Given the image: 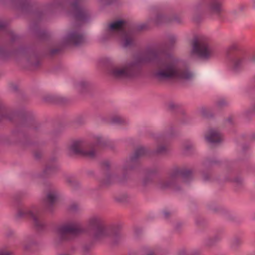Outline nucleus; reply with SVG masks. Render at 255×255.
<instances>
[{"mask_svg": "<svg viewBox=\"0 0 255 255\" xmlns=\"http://www.w3.org/2000/svg\"><path fill=\"white\" fill-rule=\"evenodd\" d=\"M147 63L154 66V75L160 81L188 80L193 76V74L176 58L167 56L162 45L149 48L123 64L113 67L110 73L117 78H133L139 75L142 66Z\"/></svg>", "mask_w": 255, "mask_h": 255, "instance_id": "nucleus-1", "label": "nucleus"}, {"mask_svg": "<svg viewBox=\"0 0 255 255\" xmlns=\"http://www.w3.org/2000/svg\"><path fill=\"white\" fill-rule=\"evenodd\" d=\"M88 226L91 230L90 235L96 241H102L109 238L112 246L118 245L122 240L121 227L119 225H114L106 227L103 218L97 215L89 219Z\"/></svg>", "mask_w": 255, "mask_h": 255, "instance_id": "nucleus-2", "label": "nucleus"}, {"mask_svg": "<svg viewBox=\"0 0 255 255\" xmlns=\"http://www.w3.org/2000/svg\"><path fill=\"white\" fill-rule=\"evenodd\" d=\"M105 34L106 35L104 38L116 37L125 47L131 46L134 43V31L124 20H117L111 23Z\"/></svg>", "mask_w": 255, "mask_h": 255, "instance_id": "nucleus-3", "label": "nucleus"}, {"mask_svg": "<svg viewBox=\"0 0 255 255\" xmlns=\"http://www.w3.org/2000/svg\"><path fill=\"white\" fill-rule=\"evenodd\" d=\"M192 174V170L185 167H175L169 174L168 179H159L157 182V186L162 189L170 188L174 190H179L177 181L179 177L186 179L190 178Z\"/></svg>", "mask_w": 255, "mask_h": 255, "instance_id": "nucleus-4", "label": "nucleus"}, {"mask_svg": "<svg viewBox=\"0 0 255 255\" xmlns=\"http://www.w3.org/2000/svg\"><path fill=\"white\" fill-rule=\"evenodd\" d=\"M84 142L85 140L82 138L73 140L65 150V154L69 157L78 156L89 158H97L98 151L94 147H82Z\"/></svg>", "mask_w": 255, "mask_h": 255, "instance_id": "nucleus-5", "label": "nucleus"}, {"mask_svg": "<svg viewBox=\"0 0 255 255\" xmlns=\"http://www.w3.org/2000/svg\"><path fill=\"white\" fill-rule=\"evenodd\" d=\"M15 217L17 219L30 218L37 231H42L46 228V224L39 209L36 206H32L30 208L26 207L18 208Z\"/></svg>", "mask_w": 255, "mask_h": 255, "instance_id": "nucleus-6", "label": "nucleus"}, {"mask_svg": "<svg viewBox=\"0 0 255 255\" xmlns=\"http://www.w3.org/2000/svg\"><path fill=\"white\" fill-rule=\"evenodd\" d=\"M83 231L81 226L75 224H66L60 226L57 229V237L55 243L57 246L60 245L63 243L73 240Z\"/></svg>", "mask_w": 255, "mask_h": 255, "instance_id": "nucleus-7", "label": "nucleus"}, {"mask_svg": "<svg viewBox=\"0 0 255 255\" xmlns=\"http://www.w3.org/2000/svg\"><path fill=\"white\" fill-rule=\"evenodd\" d=\"M167 150V146L163 144H159L153 150H150L143 145L136 146L131 154L130 159H136L142 158H152L165 153Z\"/></svg>", "mask_w": 255, "mask_h": 255, "instance_id": "nucleus-8", "label": "nucleus"}, {"mask_svg": "<svg viewBox=\"0 0 255 255\" xmlns=\"http://www.w3.org/2000/svg\"><path fill=\"white\" fill-rule=\"evenodd\" d=\"M191 53L203 59L210 58L213 53L209 40L205 37H199L193 40Z\"/></svg>", "mask_w": 255, "mask_h": 255, "instance_id": "nucleus-9", "label": "nucleus"}, {"mask_svg": "<svg viewBox=\"0 0 255 255\" xmlns=\"http://www.w3.org/2000/svg\"><path fill=\"white\" fill-rule=\"evenodd\" d=\"M236 45L231 46L227 52V61L229 68L234 72L239 71L242 68L244 53L236 51Z\"/></svg>", "mask_w": 255, "mask_h": 255, "instance_id": "nucleus-10", "label": "nucleus"}, {"mask_svg": "<svg viewBox=\"0 0 255 255\" xmlns=\"http://www.w3.org/2000/svg\"><path fill=\"white\" fill-rule=\"evenodd\" d=\"M107 4L112 2V0H101ZM81 0H64L62 4L65 8L69 9L76 18L80 21H84L86 18V12L81 5Z\"/></svg>", "mask_w": 255, "mask_h": 255, "instance_id": "nucleus-11", "label": "nucleus"}, {"mask_svg": "<svg viewBox=\"0 0 255 255\" xmlns=\"http://www.w3.org/2000/svg\"><path fill=\"white\" fill-rule=\"evenodd\" d=\"M84 37L79 29L69 30L63 39V43L66 45H78L83 42Z\"/></svg>", "mask_w": 255, "mask_h": 255, "instance_id": "nucleus-12", "label": "nucleus"}, {"mask_svg": "<svg viewBox=\"0 0 255 255\" xmlns=\"http://www.w3.org/2000/svg\"><path fill=\"white\" fill-rule=\"evenodd\" d=\"M205 140L209 143L219 144L223 140L221 132L217 128H212L207 130L204 134Z\"/></svg>", "mask_w": 255, "mask_h": 255, "instance_id": "nucleus-13", "label": "nucleus"}, {"mask_svg": "<svg viewBox=\"0 0 255 255\" xmlns=\"http://www.w3.org/2000/svg\"><path fill=\"white\" fill-rule=\"evenodd\" d=\"M127 181L125 175L119 176L115 173L106 174L102 179V183L106 186H109L114 184H122Z\"/></svg>", "mask_w": 255, "mask_h": 255, "instance_id": "nucleus-14", "label": "nucleus"}, {"mask_svg": "<svg viewBox=\"0 0 255 255\" xmlns=\"http://www.w3.org/2000/svg\"><path fill=\"white\" fill-rule=\"evenodd\" d=\"M209 9L212 13L221 16L225 12L223 6V0H210Z\"/></svg>", "mask_w": 255, "mask_h": 255, "instance_id": "nucleus-15", "label": "nucleus"}, {"mask_svg": "<svg viewBox=\"0 0 255 255\" xmlns=\"http://www.w3.org/2000/svg\"><path fill=\"white\" fill-rule=\"evenodd\" d=\"M57 198L58 195L55 192H50L47 194L44 200V205L47 210L52 211V207L56 203Z\"/></svg>", "mask_w": 255, "mask_h": 255, "instance_id": "nucleus-16", "label": "nucleus"}, {"mask_svg": "<svg viewBox=\"0 0 255 255\" xmlns=\"http://www.w3.org/2000/svg\"><path fill=\"white\" fill-rule=\"evenodd\" d=\"M194 144L192 141H187L183 145L182 153L185 156H189L194 153Z\"/></svg>", "mask_w": 255, "mask_h": 255, "instance_id": "nucleus-17", "label": "nucleus"}, {"mask_svg": "<svg viewBox=\"0 0 255 255\" xmlns=\"http://www.w3.org/2000/svg\"><path fill=\"white\" fill-rule=\"evenodd\" d=\"M58 169V167L54 162L48 163L43 170L45 175L48 176L55 173Z\"/></svg>", "mask_w": 255, "mask_h": 255, "instance_id": "nucleus-18", "label": "nucleus"}, {"mask_svg": "<svg viewBox=\"0 0 255 255\" xmlns=\"http://www.w3.org/2000/svg\"><path fill=\"white\" fill-rule=\"evenodd\" d=\"M242 241L241 238L235 237L232 241L231 248L234 251H237L242 244Z\"/></svg>", "mask_w": 255, "mask_h": 255, "instance_id": "nucleus-19", "label": "nucleus"}, {"mask_svg": "<svg viewBox=\"0 0 255 255\" xmlns=\"http://www.w3.org/2000/svg\"><path fill=\"white\" fill-rule=\"evenodd\" d=\"M112 122L114 124L124 125L126 123V120L119 115H114L112 118Z\"/></svg>", "mask_w": 255, "mask_h": 255, "instance_id": "nucleus-20", "label": "nucleus"}, {"mask_svg": "<svg viewBox=\"0 0 255 255\" xmlns=\"http://www.w3.org/2000/svg\"><path fill=\"white\" fill-rule=\"evenodd\" d=\"M142 255H156V250L149 247H144L141 250Z\"/></svg>", "mask_w": 255, "mask_h": 255, "instance_id": "nucleus-21", "label": "nucleus"}, {"mask_svg": "<svg viewBox=\"0 0 255 255\" xmlns=\"http://www.w3.org/2000/svg\"><path fill=\"white\" fill-rule=\"evenodd\" d=\"M95 143L97 145H102L105 143V140L101 134H97L93 136Z\"/></svg>", "mask_w": 255, "mask_h": 255, "instance_id": "nucleus-22", "label": "nucleus"}, {"mask_svg": "<svg viewBox=\"0 0 255 255\" xmlns=\"http://www.w3.org/2000/svg\"><path fill=\"white\" fill-rule=\"evenodd\" d=\"M166 17L161 13L157 14L154 19V22L155 24H159L165 21Z\"/></svg>", "mask_w": 255, "mask_h": 255, "instance_id": "nucleus-23", "label": "nucleus"}, {"mask_svg": "<svg viewBox=\"0 0 255 255\" xmlns=\"http://www.w3.org/2000/svg\"><path fill=\"white\" fill-rule=\"evenodd\" d=\"M9 113L7 110L3 107L0 106V116L1 119H7L10 120V118L8 116Z\"/></svg>", "mask_w": 255, "mask_h": 255, "instance_id": "nucleus-24", "label": "nucleus"}, {"mask_svg": "<svg viewBox=\"0 0 255 255\" xmlns=\"http://www.w3.org/2000/svg\"><path fill=\"white\" fill-rule=\"evenodd\" d=\"M66 182L69 186L72 187H75L77 184L75 179L70 176H68L66 178Z\"/></svg>", "mask_w": 255, "mask_h": 255, "instance_id": "nucleus-25", "label": "nucleus"}, {"mask_svg": "<svg viewBox=\"0 0 255 255\" xmlns=\"http://www.w3.org/2000/svg\"><path fill=\"white\" fill-rule=\"evenodd\" d=\"M128 196L126 194H123L117 196L115 197V200L118 202H124L128 200Z\"/></svg>", "mask_w": 255, "mask_h": 255, "instance_id": "nucleus-26", "label": "nucleus"}, {"mask_svg": "<svg viewBox=\"0 0 255 255\" xmlns=\"http://www.w3.org/2000/svg\"><path fill=\"white\" fill-rule=\"evenodd\" d=\"M136 161L137 160H129L127 165L124 168V170H128L134 169L135 167Z\"/></svg>", "mask_w": 255, "mask_h": 255, "instance_id": "nucleus-27", "label": "nucleus"}, {"mask_svg": "<svg viewBox=\"0 0 255 255\" xmlns=\"http://www.w3.org/2000/svg\"><path fill=\"white\" fill-rule=\"evenodd\" d=\"M152 181V177L150 175H147L146 173H145V177L142 180V184L144 186H146L149 183H150Z\"/></svg>", "mask_w": 255, "mask_h": 255, "instance_id": "nucleus-28", "label": "nucleus"}, {"mask_svg": "<svg viewBox=\"0 0 255 255\" xmlns=\"http://www.w3.org/2000/svg\"><path fill=\"white\" fill-rule=\"evenodd\" d=\"M245 8V6L244 5L241 4V5H239L237 7H236L235 9H233L231 11V14L233 15H235L238 13L243 10Z\"/></svg>", "mask_w": 255, "mask_h": 255, "instance_id": "nucleus-29", "label": "nucleus"}, {"mask_svg": "<svg viewBox=\"0 0 255 255\" xmlns=\"http://www.w3.org/2000/svg\"><path fill=\"white\" fill-rule=\"evenodd\" d=\"M157 172L158 169L156 167L149 168L146 171V173L147 175H150L151 177H153V176L155 175Z\"/></svg>", "mask_w": 255, "mask_h": 255, "instance_id": "nucleus-30", "label": "nucleus"}, {"mask_svg": "<svg viewBox=\"0 0 255 255\" xmlns=\"http://www.w3.org/2000/svg\"><path fill=\"white\" fill-rule=\"evenodd\" d=\"M102 168L104 170H108L110 168V163L109 160H103L100 163Z\"/></svg>", "mask_w": 255, "mask_h": 255, "instance_id": "nucleus-31", "label": "nucleus"}, {"mask_svg": "<svg viewBox=\"0 0 255 255\" xmlns=\"http://www.w3.org/2000/svg\"><path fill=\"white\" fill-rule=\"evenodd\" d=\"M0 255H14V253L1 248L0 249Z\"/></svg>", "mask_w": 255, "mask_h": 255, "instance_id": "nucleus-32", "label": "nucleus"}, {"mask_svg": "<svg viewBox=\"0 0 255 255\" xmlns=\"http://www.w3.org/2000/svg\"><path fill=\"white\" fill-rule=\"evenodd\" d=\"M233 182H234L237 186H241L243 183V180L241 177H236L235 178Z\"/></svg>", "mask_w": 255, "mask_h": 255, "instance_id": "nucleus-33", "label": "nucleus"}, {"mask_svg": "<svg viewBox=\"0 0 255 255\" xmlns=\"http://www.w3.org/2000/svg\"><path fill=\"white\" fill-rule=\"evenodd\" d=\"M79 208V206L77 204H73L70 207V210L72 211L75 212Z\"/></svg>", "mask_w": 255, "mask_h": 255, "instance_id": "nucleus-34", "label": "nucleus"}, {"mask_svg": "<svg viewBox=\"0 0 255 255\" xmlns=\"http://www.w3.org/2000/svg\"><path fill=\"white\" fill-rule=\"evenodd\" d=\"M34 154L36 158H40L42 157V152L41 150H36L34 152Z\"/></svg>", "mask_w": 255, "mask_h": 255, "instance_id": "nucleus-35", "label": "nucleus"}, {"mask_svg": "<svg viewBox=\"0 0 255 255\" xmlns=\"http://www.w3.org/2000/svg\"><path fill=\"white\" fill-rule=\"evenodd\" d=\"M219 239L217 237H215V239H214V241H212V239H209L207 243V244L208 245H212L215 241L218 240Z\"/></svg>", "mask_w": 255, "mask_h": 255, "instance_id": "nucleus-36", "label": "nucleus"}, {"mask_svg": "<svg viewBox=\"0 0 255 255\" xmlns=\"http://www.w3.org/2000/svg\"><path fill=\"white\" fill-rule=\"evenodd\" d=\"M61 50L60 48H53L51 50V53L52 54H55L58 53L60 50Z\"/></svg>", "mask_w": 255, "mask_h": 255, "instance_id": "nucleus-37", "label": "nucleus"}, {"mask_svg": "<svg viewBox=\"0 0 255 255\" xmlns=\"http://www.w3.org/2000/svg\"><path fill=\"white\" fill-rule=\"evenodd\" d=\"M171 213L167 211H163V215L165 218L167 219L169 217Z\"/></svg>", "mask_w": 255, "mask_h": 255, "instance_id": "nucleus-38", "label": "nucleus"}, {"mask_svg": "<svg viewBox=\"0 0 255 255\" xmlns=\"http://www.w3.org/2000/svg\"><path fill=\"white\" fill-rule=\"evenodd\" d=\"M225 104H226V102H225V100H220L218 102V106H222L225 105Z\"/></svg>", "mask_w": 255, "mask_h": 255, "instance_id": "nucleus-39", "label": "nucleus"}, {"mask_svg": "<svg viewBox=\"0 0 255 255\" xmlns=\"http://www.w3.org/2000/svg\"><path fill=\"white\" fill-rule=\"evenodd\" d=\"M5 27V23L4 22L0 21V30L3 29Z\"/></svg>", "mask_w": 255, "mask_h": 255, "instance_id": "nucleus-40", "label": "nucleus"}, {"mask_svg": "<svg viewBox=\"0 0 255 255\" xmlns=\"http://www.w3.org/2000/svg\"><path fill=\"white\" fill-rule=\"evenodd\" d=\"M250 138L251 140H255V131L251 134L250 135Z\"/></svg>", "mask_w": 255, "mask_h": 255, "instance_id": "nucleus-41", "label": "nucleus"}, {"mask_svg": "<svg viewBox=\"0 0 255 255\" xmlns=\"http://www.w3.org/2000/svg\"><path fill=\"white\" fill-rule=\"evenodd\" d=\"M178 254L179 255H185L186 254V251L184 250H180Z\"/></svg>", "mask_w": 255, "mask_h": 255, "instance_id": "nucleus-42", "label": "nucleus"}, {"mask_svg": "<svg viewBox=\"0 0 255 255\" xmlns=\"http://www.w3.org/2000/svg\"><path fill=\"white\" fill-rule=\"evenodd\" d=\"M211 210L215 212H216L218 211V208L217 207H211Z\"/></svg>", "mask_w": 255, "mask_h": 255, "instance_id": "nucleus-43", "label": "nucleus"}, {"mask_svg": "<svg viewBox=\"0 0 255 255\" xmlns=\"http://www.w3.org/2000/svg\"><path fill=\"white\" fill-rule=\"evenodd\" d=\"M84 250L85 251H87L88 250V249H87V247H85L84 248Z\"/></svg>", "mask_w": 255, "mask_h": 255, "instance_id": "nucleus-44", "label": "nucleus"}, {"mask_svg": "<svg viewBox=\"0 0 255 255\" xmlns=\"http://www.w3.org/2000/svg\"><path fill=\"white\" fill-rule=\"evenodd\" d=\"M9 234H9V235H13V232H12V231H10V232H9Z\"/></svg>", "mask_w": 255, "mask_h": 255, "instance_id": "nucleus-45", "label": "nucleus"}, {"mask_svg": "<svg viewBox=\"0 0 255 255\" xmlns=\"http://www.w3.org/2000/svg\"><path fill=\"white\" fill-rule=\"evenodd\" d=\"M253 111L255 112V105L254 106V108H253Z\"/></svg>", "mask_w": 255, "mask_h": 255, "instance_id": "nucleus-46", "label": "nucleus"}, {"mask_svg": "<svg viewBox=\"0 0 255 255\" xmlns=\"http://www.w3.org/2000/svg\"><path fill=\"white\" fill-rule=\"evenodd\" d=\"M60 255H68V254H61Z\"/></svg>", "mask_w": 255, "mask_h": 255, "instance_id": "nucleus-47", "label": "nucleus"}, {"mask_svg": "<svg viewBox=\"0 0 255 255\" xmlns=\"http://www.w3.org/2000/svg\"><path fill=\"white\" fill-rule=\"evenodd\" d=\"M25 249H27L28 248H27V247H26V246H25Z\"/></svg>", "mask_w": 255, "mask_h": 255, "instance_id": "nucleus-48", "label": "nucleus"}]
</instances>
